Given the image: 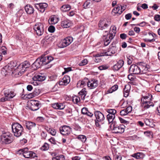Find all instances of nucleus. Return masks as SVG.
Returning <instances> with one entry per match:
<instances>
[{"label": "nucleus", "mask_w": 160, "mask_h": 160, "mask_svg": "<svg viewBox=\"0 0 160 160\" xmlns=\"http://www.w3.org/2000/svg\"><path fill=\"white\" fill-rule=\"evenodd\" d=\"M73 38L72 37H68L63 40L61 42V48L66 47L70 45L73 41Z\"/></svg>", "instance_id": "nucleus-13"}, {"label": "nucleus", "mask_w": 160, "mask_h": 160, "mask_svg": "<svg viewBox=\"0 0 160 160\" xmlns=\"http://www.w3.org/2000/svg\"><path fill=\"white\" fill-rule=\"evenodd\" d=\"M78 138L81 140L82 142H84L86 141V137L83 135H80L78 136Z\"/></svg>", "instance_id": "nucleus-41"}, {"label": "nucleus", "mask_w": 160, "mask_h": 160, "mask_svg": "<svg viewBox=\"0 0 160 160\" xmlns=\"http://www.w3.org/2000/svg\"><path fill=\"white\" fill-rule=\"evenodd\" d=\"M94 114L96 118V120H95V123L96 126H97L98 125V122L103 121L105 118L103 114L99 111L94 112Z\"/></svg>", "instance_id": "nucleus-11"}, {"label": "nucleus", "mask_w": 160, "mask_h": 160, "mask_svg": "<svg viewBox=\"0 0 160 160\" xmlns=\"http://www.w3.org/2000/svg\"><path fill=\"white\" fill-rule=\"evenodd\" d=\"M25 9L27 13L29 14L33 13L34 11V9L33 7L30 5L25 6Z\"/></svg>", "instance_id": "nucleus-28"}, {"label": "nucleus", "mask_w": 160, "mask_h": 160, "mask_svg": "<svg viewBox=\"0 0 160 160\" xmlns=\"http://www.w3.org/2000/svg\"><path fill=\"white\" fill-rule=\"evenodd\" d=\"M117 51V48L115 45V44L112 43V45L110 46V48L108 49V53L110 54L109 56H111L113 54L115 53Z\"/></svg>", "instance_id": "nucleus-24"}, {"label": "nucleus", "mask_w": 160, "mask_h": 160, "mask_svg": "<svg viewBox=\"0 0 160 160\" xmlns=\"http://www.w3.org/2000/svg\"><path fill=\"white\" fill-rule=\"evenodd\" d=\"M64 156L62 155H60L55 157L52 158V160H65Z\"/></svg>", "instance_id": "nucleus-37"}, {"label": "nucleus", "mask_w": 160, "mask_h": 160, "mask_svg": "<svg viewBox=\"0 0 160 160\" xmlns=\"http://www.w3.org/2000/svg\"><path fill=\"white\" fill-rule=\"evenodd\" d=\"M98 81L96 79H91L88 82L87 86L90 89L94 88L98 86Z\"/></svg>", "instance_id": "nucleus-16"}, {"label": "nucleus", "mask_w": 160, "mask_h": 160, "mask_svg": "<svg viewBox=\"0 0 160 160\" xmlns=\"http://www.w3.org/2000/svg\"><path fill=\"white\" fill-rule=\"evenodd\" d=\"M152 97V95L147 96L146 97L142 98H141V106L143 110L146 109L151 106L153 107L154 104L152 102H151V98Z\"/></svg>", "instance_id": "nucleus-2"}, {"label": "nucleus", "mask_w": 160, "mask_h": 160, "mask_svg": "<svg viewBox=\"0 0 160 160\" xmlns=\"http://www.w3.org/2000/svg\"><path fill=\"white\" fill-rule=\"evenodd\" d=\"M125 17L126 19L129 20L132 17V15L131 13H128L126 15Z\"/></svg>", "instance_id": "nucleus-64"}, {"label": "nucleus", "mask_w": 160, "mask_h": 160, "mask_svg": "<svg viewBox=\"0 0 160 160\" xmlns=\"http://www.w3.org/2000/svg\"><path fill=\"white\" fill-rule=\"evenodd\" d=\"M124 63V61L122 60H120L116 64L113 66L112 69L114 71H118L122 67Z\"/></svg>", "instance_id": "nucleus-19"}, {"label": "nucleus", "mask_w": 160, "mask_h": 160, "mask_svg": "<svg viewBox=\"0 0 160 160\" xmlns=\"http://www.w3.org/2000/svg\"><path fill=\"white\" fill-rule=\"evenodd\" d=\"M4 97L2 98L0 100L2 102L8 101L15 96L14 93L9 89H5L4 90Z\"/></svg>", "instance_id": "nucleus-6"}, {"label": "nucleus", "mask_w": 160, "mask_h": 160, "mask_svg": "<svg viewBox=\"0 0 160 160\" xmlns=\"http://www.w3.org/2000/svg\"><path fill=\"white\" fill-rule=\"evenodd\" d=\"M142 132H143L144 135L150 138H152L153 137V133L152 132L149 131H141Z\"/></svg>", "instance_id": "nucleus-36"}, {"label": "nucleus", "mask_w": 160, "mask_h": 160, "mask_svg": "<svg viewBox=\"0 0 160 160\" xmlns=\"http://www.w3.org/2000/svg\"><path fill=\"white\" fill-rule=\"evenodd\" d=\"M12 131L15 136L19 137L22 134L23 131V127L19 123H16L12 125Z\"/></svg>", "instance_id": "nucleus-4"}, {"label": "nucleus", "mask_w": 160, "mask_h": 160, "mask_svg": "<svg viewBox=\"0 0 160 160\" xmlns=\"http://www.w3.org/2000/svg\"><path fill=\"white\" fill-rule=\"evenodd\" d=\"M120 113L121 116H125L128 113L125 108L121 110Z\"/></svg>", "instance_id": "nucleus-49"}, {"label": "nucleus", "mask_w": 160, "mask_h": 160, "mask_svg": "<svg viewBox=\"0 0 160 160\" xmlns=\"http://www.w3.org/2000/svg\"><path fill=\"white\" fill-rule=\"evenodd\" d=\"M41 136L43 139H45L47 136V134L44 131H42L41 133Z\"/></svg>", "instance_id": "nucleus-62"}, {"label": "nucleus", "mask_w": 160, "mask_h": 160, "mask_svg": "<svg viewBox=\"0 0 160 160\" xmlns=\"http://www.w3.org/2000/svg\"><path fill=\"white\" fill-rule=\"evenodd\" d=\"M144 40L145 42H152L155 41V39L152 38L151 39H150L147 38H145Z\"/></svg>", "instance_id": "nucleus-58"}, {"label": "nucleus", "mask_w": 160, "mask_h": 160, "mask_svg": "<svg viewBox=\"0 0 160 160\" xmlns=\"http://www.w3.org/2000/svg\"><path fill=\"white\" fill-rule=\"evenodd\" d=\"M131 156L136 159H139L140 158V152L135 153L132 154Z\"/></svg>", "instance_id": "nucleus-44"}, {"label": "nucleus", "mask_w": 160, "mask_h": 160, "mask_svg": "<svg viewBox=\"0 0 160 160\" xmlns=\"http://www.w3.org/2000/svg\"><path fill=\"white\" fill-rule=\"evenodd\" d=\"M121 7L118 6L114 8L113 10V12L115 13H118L120 14L122 13V11H120Z\"/></svg>", "instance_id": "nucleus-38"}, {"label": "nucleus", "mask_w": 160, "mask_h": 160, "mask_svg": "<svg viewBox=\"0 0 160 160\" xmlns=\"http://www.w3.org/2000/svg\"><path fill=\"white\" fill-rule=\"evenodd\" d=\"M49 148L48 144L45 142L44 145L41 147V149L42 151H45L48 150Z\"/></svg>", "instance_id": "nucleus-39"}, {"label": "nucleus", "mask_w": 160, "mask_h": 160, "mask_svg": "<svg viewBox=\"0 0 160 160\" xmlns=\"http://www.w3.org/2000/svg\"><path fill=\"white\" fill-rule=\"evenodd\" d=\"M46 78V76L43 74L40 73L39 74H36L33 77L32 79L34 81H42Z\"/></svg>", "instance_id": "nucleus-21"}, {"label": "nucleus", "mask_w": 160, "mask_h": 160, "mask_svg": "<svg viewBox=\"0 0 160 160\" xmlns=\"http://www.w3.org/2000/svg\"><path fill=\"white\" fill-rule=\"evenodd\" d=\"M52 107L55 109L63 110L65 107V103H54L52 104Z\"/></svg>", "instance_id": "nucleus-18"}, {"label": "nucleus", "mask_w": 160, "mask_h": 160, "mask_svg": "<svg viewBox=\"0 0 160 160\" xmlns=\"http://www.w3.org/2000/svg\"><path fill=\"white\" fill-rule=\"evenodd\" d=\"M110 23V21H108L105 18L101 19L99 21L98 23L99 29L101 30H105L104 32L106 34L103 35L104 37L108 34L109 29H108V28L109 27Z\"/></svg>", "instance_id": "nucleus-1"}, {"label": "nucleus", "mask_w": 160, "mask_h": 160, "mask_svg": "<svg viewBox=\"0 0 160 160\" xmlns=\"http://www.w3.org/2000/svg\"><path fill=\"white\" fill-rule=\"evenodd\" d=\"M88 111L87 108H83L82 109L81 112L82 114L86 115V114H87Z\"/></svg>", "instance_id": "nucleus-51"}, {"label": "nucleus", "mask_w": 160, "mask_h": 160, "mask_svg": "<svg viewBox=\"0 0 160 160\" xmlns=\"http://www.w3.org/2000/svg\"><path fill=\"white\" fill-rule=\"evenodd\" d=\"M92 4V2L90 0L86 1L83 4V6L84 8H89Z\"/></svg>", "instance_id": "nucleus-33"}, {"label": "nucleus", "mask_w": 160, "mask_h": 160, "mask_svg": "<svg viewBox=\"0 0 160 160\" xmlns=\"http://www.w3.org/2000/svg\"><path fill=\"white\" fill-rule=\"evenodd\" d=\"M150 68L149 65L147 64L146 62H141V71H142V73H145Z\"/></svg>", "instance_id": "nucleus-25"}, {"label": "nucleus", "mask_w": 160, "mask_h": 160, "mask_svg": "<svg viewBox=\"0 0 160 160\" xmlns=\"http://www.w3.org/2000/svg\"><path fill=\"white\" fill-rule=\"evenodd\" d=\"M53 38L52 37H48V36L45 37L43 39L41 42L42 44H43V45L45 47L47 46V44H48L50 42L52 41Z\"/></svg>", "instance_id": "nucleus-27"}, {"label": "nucleus", "mask_w": 160, "mask_h": 160, "mask_svg": "<svg viewBox=\"0 0 160 160\" xmlns=\"http://www.w3.org/2000/svg\"><path fill=\"white\" fill-rule=\"evenodd\" d=\"M55 28L52 25L49 26L48 28V31L51 33L54 32L55 31Z\"/></svg>", "instance_id": "nucleus-50"}, {"label": "nucleus", "mask_w": 160, "mask_h": 160, "mask_svg": "<svg viewBox=\"0 0 160 160\" xmlns=\"http://www.w3.org/2000/svg\"><path fill=\"white\" fill-rule=\"evenodd\" d=\"M115 118V115H110V114H108L107 115V118L108 120V123H111L112 124L114 122H116L114 121V119Z\"/></svg>", "instance_id": "nucleus-30"}, {"label": "nucleus", "mask_w": 160, "mask_h": 160, "mask_svg": "<svg viewBox=\"0 0 160 160\" xmlns=\"http://www.w3.org/2000/svg\"><path fill=\"white\" fill-rule=\"evenodd\" d=\"M127 37V35L125 33H122L120 35V37L122 39H125Z\"/></svg>", "instance_id": "nucleus-63"}, {"label": "nucleus", "mask_w": 160, "mask_h": 160, "mask_svg": "<svg viewBox=\"0 0 160 160\" xmlns=\"http://www.w3.org/2000/svg\"><path fill=\"white\" fill-rule=\"evenodd\" d=\"M49 133L52 135L55 136L56 134V131L54 129L51 128Z\"/></svg>", "instance_id": "nucleus-46"}, {"label": "nucleus", "mask_w": 160, "mask_h": 160, "mask_svg": "<svg viewBox=\"0 0 160 160\" xmlns=\"http://www.w3.org/2000/svg\"><path fill=\"white\" fill-rule=\"evenodd\" d=\"M129 72H133V74H139L140 73V68L137 65H132L129 68Z\"/></svg>", "instance_id": "nucleus-17"}, {"label": "nucleus", "mask_w": 160, "mask_h": 160, "mask_svg": "<svg viewBox=\"0 0 160 160\" xmlns=\"http://www.w3.org/2000/svg\"><path fill=\"white\" fill-rule=\"evenodd\" d=\"M127 63L128 64L130 65L132 64L133 60V59L131 57L129 56L128 58H127Z\"/></svg>", "instance_id": "nucleus-53"}, {"label": "nucleus", "mask_w": 160, "mask_h": 160, "mask_svg": "<svg viewBox=\"0 0 160 160\" xmlns=\"http://www.w3.org/2000/svg\"><path fill=\"white\" fill-rule=\"evenodd\" d=\"M32 105L30 108V109L33 111H36L39 108V106L40 104L38 101H32L31 102Z\"/></svg>", "instance_id": "nucleus-26"}, {"label": "nucleus", "mask_w": 160, "mask_h": 160, "mask_svg": "<svg viewBox=\"0 0 160 160\" xmlns=\"http://www.w3.org/2000/svg\"><path fill=\"white\" fill-rule=\"evenodd\" d=\"M88 61L86 59H84L79 64V65L80 66H83L86 65L87 64Z\"/></svg>", "instance_id": "nucleus-43"}, {"label": "nucleus", "mask_w": 160, "mask_h": 160, "mask_svg": "<svg viewBox=\"0 0 160 160\" xmlns=\"http://www.w3.org/2000/svg\"><path fill=\"white\" fill-rule=\"evenodd\" d=\"M128 113H130L132 110V107L131 106H128L126 108H125Z\"/></svg>", "instance_id": "nucleus-54"}, {"label": "nucleus", "mask_w": 160, "mask_h": 160, "mask_svg": "<svg viewBox=\"0 0 160 160\" xmlns=\"http://www.w3.org/2000/svg\"><path fill=\"white\" fill-rule=\"evenodd\" d=\"M155 20L159 21H160V15H156L154 17Z\"/></svg>", "instance_id": "nucleus-61"}, {"label": "nucleus", "mask_w": 160, "mask_h": 160, "mask_svg": "<svg viewBox=\"0 0 160 160\" xmlns=\"http://www.w3.org/2000/svg\"><path fill=\"white\" fill-rule=\"evenodd\" d=\"M87 82H85L84 80L79 81L77 84V87L78 88L83 87L84 86L87 84Z\"/></svg>", "instance_id": "nucleus-34"}, {"label": "nucleus", "mask_w": 160, "mask_h": 160, "mask_svg": "<svg viewBox=\"0 0 160 160\" xmlns=\"http://www.w3.org/2000/svg\"><path fill=\"white\" fill-rule=\"evenodd\" d=\"M108 66L104 65L98 67V69L101 70H105L108 69Z\"/></svg>", "instance_id": "nucleus-52"}, {"label": "nucleus", "mask_w": 160, "mask_h": 160, "mask_svg": "<svg viewBox=\"0 0 160 160\" xmlns=\"http://www.w3.org/2000/svg\"><path fill=\"white\" fill-rule=\"evenodd\" d=\"M12 137V134L9 132L3 133L0 136L1 141L3 144L10 143L13 141Z\"/></svg>", "instance_id": "nucleus-5"}, {"label": "nucleus", "mask_w": 160, "mask_h": 160, "mask_svg": "<svg viewBox=\"0 0 160 160\" xmlns=\"http://www.w3.org/2000/svg\"><path fill=\"white\" fill-rule=\"evenodd\" d=\"M110 127L113 133H122L124 131L125 126L123 124H118L116 122H114L111 124Z\"/></svg>", "instance_id": "nucleus-3"}, {"label": "nucleus", "mask_w": 160, "mask_h": 160, "mask_svg": "<svg viewBox=\"0 0 160 160\" xmlns=\"http://www.w3.org/2000/svg\"><path fill=\"white\" fill-rule=\"evenodd\" d=\"M155 90L156 91L160 92V84L156 85L155 87Z\"/></svg>", "instance_id": "nucleus-60"}, {"label": "nucleus", "mask_w": 160, "mask_h": 160, "mask_svg": "<svg viewBox=\"0 0 160 160\" xmlns=\"http://www.w3.org/2000/svg\"><path fill=\"white\" fill-rule=\"evenodd\" d=\"M30 66L29 62L28 61H25L20 64L17 67V71L18 72V75H21L26 70L27 68Z\"/></svg>", "instance_id": "nucleus-7"}, {"label": "nucleus", "mask_w": 160, "mask_h": 160, "mask_svg": "<svg viewBox=\"0 0 160 160\" xmlns=\"http://www.w3.org/2000/svg\"><path fill=\"white\" fill-rule=\"evenodd\" d=\"M60 132L63 136H68L69 135L72 130V128L69 126L63 125L59 128Z\"/></svg>", "instance_id": "nucleus-10"}, {"label": "nucleus", "mask_w": 160, "mask_h": 160, "mask_svg": "<svg viewBox=\"0 0 160 160\" xmlns=\"http://www.w3.org/2000/svg\"><path fill=\"white\" fill-rule=\"evenodd\" d=\"M128 79L130 81H133L134 79V77L132 75V73L128 75Z\"/></svg>", "instance_id": "nucleus-57"}, {"label": "nucleus", "mask_w": 160, "mask_h": 160, "mask_svg": "<svg viewBox=\"0 0 160 160\" xmlns=\"http://www.w3.org/2000/svg\"><path fill=\"white\" fill-rule=\"evenodd\" d=\"M43 25L39 22L37 23L34 26V29L38 36H41L44 32Z\"/></svg>", "instance_id": "nucleus-9"}, {"label": "nucleus", "mask_w": 160, "mask_h": 160, "mask_svg": "<svg viewBox=\"0 0 160 160\" xmlns=\"http://www.w3.org/2000/svg\"><path fill=\"white\" fill-rule=\"evenodd\" d=\"M35 7L36 8L42 12H44L46 8L48 7V4L46 3H41L35 4Z\"/></svg>", "instance_id": "nucleus-15"}, {"label": "nucleus", "mask_w": 160, "mask_h": 160, "mask_svg": "<svg viewBox=\"0 0 160 160\" xmlns=\"http://www.w3.org/2000/svg\"><path fill=\"white\" fill-rule=\"evenodd\" d=\"M37 90H36V91H34L33 92H32L33 93V95L32 96L33 97H36V96H37L38 95L39 93V90H38V91H37Z\"/></svg>", "instance_id": "nucleus-59"}, {"label": "nucleus", "mask_w": 160, "mask_h": 160, "mask_svg": "<svg viewBox=\"0 0 160 160\" xmlns=\"http://www.w3.org/2000/svg\"><path fill=\"white\" fill-rule=\"evenodd\" d=\"M127 86H125V88L123 90V95L125 97H127L129 94V91L126 88Z\"/></svg>", "instance_id": "nucleus-40"}, {"label": "nucleus", "mask_w": 160, "mask_h": 160, "mask_svg": "<svg viewBox=\"0 0 160 160\" xmlns=\"http://www.w3.org/2000/svg\"><path fill=\"white\" fill-rule=\"evenodd\" d=\"M70 78L67 75L65 76L62 80L59 82V83L60 85L66 86L70 82Z\"/></svg>", "instance_id": "nucleus-20"}, {"label": "nucleus", "mask_w": 160, "mask_h": 160, "mask_svg": "<svg viewBox=\"0 0 160 160\" xmlns=\"http://www.w3.org/2000/svg\"><path fill=\"white\" fill-rule=\"evenodd\" d=\"M40 59L42 65H44L50 63L53 59V58L51 56H45L42 55L41 58H40Z\"/></svg>", "instance_id": "nucleus-14"}, {"label": "nucleus", "mask_w": 160, "mask_h": 160, "mask_svg": "<svg viewBox=\"0 0 160 160\" xmlns=\"http://www.w3.org/2000/svg\"><path fill=\"white\" fill-rule=\"evenodd\" d=\"M65 71L64 72H62V74H64V73L68 72L69 71L72 70V69L71 67H69L67 68H64Z\"/></svg>", "instance_id": "nucleus-56"}, {"label": "nucleus", "mask_w": 160, "mask_h": 160, "mask_svg": "<svg viewBox=\"0 0 160 160\" xmlns=\"http://www.w3.org/2000/svg\"><path fill=\"white\" fill-rule=\"evenodd\" d=\"M106 111L108 113V114L110 115H115L117 112L114 109H107L106 110Z\"/></svg>", "instance_id": "nucleus-35"}, {"label": "nucleus", "mask_w": 160, "mask_h": 160, "mask_svg": "<svg viewBox=\"0 0 160 160\" xmlns=\"http://www.w3.org/2000/svg\"><path fill=\"white\" fill-rule=\"evenodd\" d=\"M71 23L68 20H65L61 22V26L63 28H67L71 26Z\"/></svg>", "instance_id": "nucleus-29"}, {"label": "nucleus", "mask_w": 160, "mask_h": 160, "mask_svg": "<svg viewBox=\"0 0 160 160\" xmlns=\"http://www.w3.org/2000/svg\"><path fill=\"white\" fill-rule=\"evenodd\" d=\"M24 125L30 131V132L33 133L35 132L38 130V127L36 126V124L34 122L25 121L24 122Z\"/></svg>", "instance_id": "nucleus-8"}, {"label": "nucleus", "mask_w": 160, "mask_h": 160, "mask_svg": "<svg viewBox=\"0 0 160 160\" xmlns=\"http://www.w3.org/2000/svg\"><path fill=\"white\" fill-rule=\"evenodd\" d=\"M49 141L52 144H56V141L53 138L51 137L50 139H49Z\"/></svg>", "instance_id": "nucleus-55"}, {"label": "nucleus", "mask_w": 160, "mask_h": 160, "mask_svg": "<svg viewBox=\"0 0 160 160\" xmlns=\"http://www.w3.org/2000/svg\"><path fill=\"white\" fill-rule=\"evenodd\" d=\"M109 30L110 29L111 32V33H113L114 35H115V34L116 33V27L114 26H112L109 29Z\"/></svg>", "instance_id": "nucleus-42"}, {"label": "nucleus", "mask_w": 160, "mask_h": 160, "mask_svg": "<svg viewBox=\"0 0 160 160\" xmlns=\"http://www.w3.org/2000/svg\"><path fill=\"white\" fill-rule=\"evenodd\" d=\"M118 88V86L117 85H115L112 86L111 88H109L107 91V93H110L116 91Z\"/></svg>", "instance_id": "nucleus-31"}, {"label": "nucleus", "mask_w": 160, "mask_h": 160, "mask_svg": "<svg viewBox=\"0 0 160 160\" xmlns=\"http://www.w3.org/2000/svg\"><path fill=\"white\" fill-rule=\"evenodd\" d=\"M79 96L87 94V92L86 91V89L85 88H83L82 90L79 92Z\"/></svg>", "instance_id": "nucleus-48"}, {"label": "nucleus", "mask_w": 160, "mask_h": 160, "mask_svg": "<svg viewBox=\"0 0 160 160\" xmlns=\"http://www.w3.org/2000/svg\"><path fill=\"white\" fill-rule=\"evenodd\" d=\"M12 67L11 64L9 65H6L2 69L1 73L3 76H6L11 71V68Z\"/></svg>", "instance_id": "nucleus-23"}, {"label": "nucleus", "mask_w": 160, "mask_h": 160, "mask_svg": "<svg viewBox=\"0 0 160 160\" xmlns=\"http://www.w3.org/2000/svg\"><path fill=\"white\" fill-rule=\"evenodd\" d=\"M142 94H141V96H142V98L145 97L149 96V95H151L150 94H149L148 93H147L146 91H142Z\"/></svg>", "instance_id": "nucleus-47"}, {"label": "nucleus", "mask_w": 160, "mask_h": 160, "mask_svg": "<svg viewBox=\"0 0 160 160\" xmlns=\"http://www.w3.org/2000/svg\"><path fill=\"white\" fill-rule=\"evenodd\" d=\"M24 151L23 153V155L25 158H34L37 157L36 153L33 152L28 151L27 148H24Z\"/></svg>", "instance_id": "nucleus-12"}, {"label": "nucleus", "mask_w": 160, "mask_h": 160, "mask_svg": "<svg viewBox=\"0 0 160 160\" xmlns=\"http://www.w3.org/2000/svg\"><path fill=\"white\" fill-rule=\"evenodd\" d=\"M108 51H107L106 50H104L103 52H102L100 53V55L101 56H109L110 54L108 53Z\"/></svg>", "instance_id": "nucleus-45"}, {"label": "nucleus", "mask_w": 160, "mask_h": 160, "mask_svg": "<svg viewBox=\"0 0 160 160\" xmlns=\"http://www.w3.org/2000/svg\"><path fill=\"white\" fill-rule=\"evenodd\" d=\"M70 6L69 5H63L61 8V10L63 12H66L69 10L70 9Z\"/></svg>", "instance_id": "nucleus-32"}, {"label": "nucleus", "mask_w": 160, "mask_h": 160, "mask_svg": "<svg viewBox=\"0 0 160 160\" xmlns=\"http://www.w3.org/2000/svg\"><path fill=\"white\" fill-rule=\"evenodd\" d=\"M43 65L40 58H38L32 65V67L34 70H36Z\"/></svg>", "instance_id": "nucleus-22"}]
</instances>
